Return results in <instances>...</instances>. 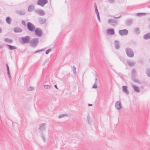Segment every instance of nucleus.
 <instances>
[{
  "mask_svg": "<svg viewBox=\"0 0 150 150\" xmlns=\"http://www.w3.org/2000/svg\"><path fill=\"white\" fill-rule=\"evenodd\" d=\"M20 42L22 44L28 43L30 41V38L29 36H26L25 37H21L20 39L19 40Z\"/></svg>",
  "mask_w": 150,
  "mask_h": 150,
  "instance_id": "nucleus-1",
  "label": "nucleus"
},
{
  "mask_svg": "<svg viewBox=\"0 0 150 150\" xmlns=\"http://www.w3.org/2000/svg\"><path fill=\"white\" fill-rule=\"evenodd\" d=\"M30 43L32 47H35L39 43V39L38 38H35L30 40Z\"/></svg>",
  "mask_w": 150,
  "mask_h": 150,
  "instance_id": "nucleus-2",
  "label": "nucleus"
},
{
  "mask_svg": "<svg viewBox=\"0 0 150 150\" xmlns=\"http://www.w3.org/2000/svg\"><path fill=\"white\" fill-rule=\"evenodd\" d=\"M125 52L127 55L128 57H134V52L132 49L129 47L126 48L125 49Z\"/></svg>",
  "mask_w": 150,
  "mask_h": 150,
  "instance_id": "nucleus-3",
  "label": "nucleus"
},
{
  "mask_svg": "<svg viewBox=\"0 0 150 150\" xmlns=\"http://www.w3.org/2000/svg\"><path fill=\"white\" fill-rule=\"evenodd\" d=\"M27 29L30 32H33L35 30V26L30 22L27 23Z\"/></svg>",
  "mask_w": 150,
  "mask_h": 150,
  "instance_id": "nucleus-4",
  "label": "nucleus"
},
{
  "mask_svg": "<svg viewBox=\"0 0 150 150\" xmlns=\"http://www.w3.org/2000/svg\"><path fill=\"white\" fill-rule=\"evenodd\" d=\"M35 35L39 37H40L42 35V30L40 28H35L34 31Z\"/></svg>",
  "mask_w": 150,
  "mask_h": 150,
  "instance_id": "nucleus-5",
  "label": "nucleus"
},
{
  "mask_svg": "<svg viewBox=\"0 0 150 150\" xmlns=\"http://www.w3.org/2000/svg\"><path fill=\"white\" fill-rule=\"evenodd\" d=\"M47 0H38L37 4L38 5L44 7L45 4L47 3Z\"/></svg>",
  "mask_w": 150,
  "mask_h": 150,
  "instance_id": "nucleus-6",
  "label": "nucleus"
},
{
  "mask_svg": "<svg viewBox=\"0 0 150 150\" xmlns=\"http://www.w3.org/2000/svg\"><path fill=\"white\" fill-rule=\"evenodd\" d=\"M108 22L113 26H115L117 25V21L116 19H110L108 20Z\"/></svg>",
  "mask_w": 150,
  "mask_h": 150,
  "instance_id": "nucleus-7",
  "label": "nucleus"
},
{
  "mask_svg": "<svg viewBox=\"0 0 150 150\" xmlns=\"http://www.w3.org/2000/svg\"><path fill=\"white\" fill-rule=\"evenodd\" d=\"M46 125L45 123L40 124L39 125V127L38 128L39 129L38 132L40 133H41L42 131H45L46 130V128L45 126V125Z\"/></svg>",
  "mask_w": 150,
  "mask_h": 150,
  "instance_id": "nucleus-8",
  "label": "nucleus"
},
{
  "mask_svg": "<svg viewBox=\"0 0 150 150\" xmlns=\"http://www.w3.org/2000/svg\"><path fill=\"white\" fill-rule=\"evenodd\" d=\"M128 33V30L127 29H123L119 30L118 33L121 36L126 35H127Z\"/></svg>",
  "mask_w": 150,
  "mask_h": 150,
  "instance_id": "nucleus-9",
  "label": "nucleus"
},
{
  "mask_svg": "<svg viewBox=\"0 0 150 150\" xmlns=\"http://www.w3.org/2000/svg\"><path fill=\"white\" fill-rule=\"evenodd\" d=\"M115 105V108L117 110L122 108L121 104L120 101H117Z\"/></svg>",
  "mask_w": 150,
  "mask_h": 150,
  "instance_id": "nucleus-10",
  "label": "nucleus"
},
{
  "mask_svg": "<svg viewBox=\"0 0 150 150\" xmlns=\"http://www.w3.org/2000/svg\"><path fill=\"white\" fill-rule=\"evenodd\" d=\"M38 21L41 24H44L46 21V19L45 18H38Z\"/></svg>",
  "mask_w": 150,
  "mask_h": 150,
  "instance_id": "nucleus-11",
  "label": "nucleus"
},
{
  "mask_svg": "<svg viewBox=\"0 0 150 150\" xmlns=\"http://www.w3.org/2000/svg\"><path fill=\"white\" fill-rule=\"evenodd\" d=\"M35 8L34 4H32L30 5L28 7V11L29 12H31Z\"/></svg>",
  "mask_w": 150,
  "mask_h": 150,
  "instance_id": "nucleus-12",
  "label": "nucleus"
},
{
  "mask_svg": "<svg viewBox=\"0 0 150 150\" xmlns=\"http://www.w3.org/2000/svg\"><path fill=\"white\" fill-rule=\"evenodd\" d=\"M107 32L108 34L110 35H113L115 34L114 29L113 28L108 29L107 30Z\"/></svg>",
  "mask_w": 150,
  "mask_h": 150,
  "instance_id": "nucleus-13",
  "label": "nucleus"
},
{
  "mask_svg": "<svg viewBox=\"0 0 150 150\" xmlns=\"http://www.w3.org/2000/svg\"><path fill=\"white\" fill-rule=\"evenodd\" d=\"M122 88L123 92L127 94L128 95L129 94V91L127 89V86H122Z\"/></svg>",
  "mask_w": 150,
  "mask_h": 150,
  "instance_id": "nucleus-14",
  "label": "nucleus"
},
{
  "mask_svg": "<svg viewBox=\"0 0 150 150\" xmlns=\"http://www.w3.org/2000/svg\"><path fill=\"white\" fill-rule=\"evenodd\" d=\"M13 30L15 33H21L22 31V30L21 28L18 27L14 28Z\"/></svg>",
  "mask_w": 150,
  "mask_h": 150,
  "instance_id": "nucleus-15",
  "label": "nucleus"
},
{
  "mask_svg": "<svg viewBox=\"0 0 150 150\" xmlns=\"http://www.w3.org/2000/svg\"><path fill=\"white\" fill-rule=\"evenodd\" d=\"M114 42L115 48L116 49H119L120 48V42L118 40H115L114 41Z\"/></svg>",
  "mask_w": 150,
  "mask_h": 150,
  "instance_id": "nucleus-16",
  "label": "nucleus"
},
{
  "mask_svg": "<svg viewBox=\"0 0 150 150\" xmlns=\"http://www.w3.org/2000/svg\"><path fill=\"white\" fill-rule=\"evenodd\" d=\"M133 19H128L126 20L125 22V24L127 25H129L132 22Z\"/></svg>",
  "mask_w": 150,
  "mask_h": 150,
  "instance_id": "nucleus-17",
  "label": "nucleus"
},
{
  "mask_svg": "<svg viewBox=\"0 0 150 150\" xmlns=\"http://www.w3.org/2000/svg\"><path fill=\"white\" fill-rule=\"evenodd\" d=\"M127 62L128 65L131 67L134 66L135 64V62L133 61H127Z\"/></svg>",
  "mask_w": 150,
  "mask_h": 150,
  "instance_id": "nucleus-18",
  "label": "nucleus"
},
{
  "mask_svg": "<svg viewBox=\"0 0 150 150\" xmlns=\"http://www.w3.org/2000/svg\"><path fill=\"white\" fill-rule=\"evenodd\" d=\"M131 79L134 82L137 83L138 84H140L141 83L139 80L135 79V77H131Z\"/></svg>",
  "mask_w": 150,
  "mask_h": 150,
  "instance_id": "nucleus-19",
  "label": "nucleus"
},
{
  "mask_svg": "<svg viewBox=\"0 0 150 150\" xmlns=\"http://www.w3.org/2000/svg\"><path fill=\"white\" fill-rule=\"evenodd\" d=\"M7 45L8 49L10 50H15L17 48V47L15 46H12L9 45Z\"/></svg>",
  "mask_w": 150,
  "mask_h": 150,
  "instance_id": "nucleus-20",
  "label": "nucleus"
},
{
  "mask_svg": "<svg viewBox=\"0 0 150 150\" xmlns=\"http://www.w3.org/2000/svg\"><path fill=\"white\" fill-rule=\"evenodd\" d=\"M143 38L145 40L150 39V33H146L144 35Z\"/></svg>",
  "mask_w": 150,
  "mask_h": 150,
  "instance_id": "nucleus-21",
  "label": "nucleus"
},
{
  "mask_svg": "<svg viewBox=\"0 0 150 150\" xmlns=\"http://www.w3.org/2000/svg\"><path fill=\"white\" fill-rule=\"evenodd\" d=\"M6 23L10 25L11 24V19L10 17L7 16L6 18Z\"/></svg>",
  "mask_w": 150,
  "mask_h": 150,
  "instance_id": "nucleus-22",
  "label": "nucleus"
},
{
  "mask_svg": "<svg viewBox=\"0 0 150 150\" xmlns=\"http://www.w3.org/2000/svg\"><path fill=\"white\" fill-rule=\"evenodd\" d=\"M132 87L134 88V91L136 92H139L140 89L139 87L134 85L132 86Z\"/></svg>",
  "mask_w": 150,
  "mask_h": 150,
  "instance_id": "nucleus-23",
  "label": "nucleus"
},
{
  "mask_svg": "<svg viewBox=\"0 0 150 150\" xmlns=\"http://www.w3.org/2000/svg\"><path fill=\"white\" fill-rule=\"evenodd\" d=\"M40 15L43 16L45 15V13L44 11L42 10H39L38 12Z\"/></svg>",
  "mask_w": 150,
  "mask_h": 150,
  "instance_id": "nucleus-24",
  "label": "nucleus"
},
{
  "mask_svg": "<svg viewBox=\"0 0 150 150\" xmlns=\"http://www.w3.org/2000/svg\"><path fill=\"white\" fill-rule=\"evenodd\" d=\"M146 73L147 76L150 77V68L147 69L146 70Z\"/></svg>",
  "mask_w": 150,
  "mask_h": 150,
  "instance_id": "nucleus-25",
  "label": "nucleus"
},
{
  "mask_svg": "<svg viewBox=\"0 0 150 150\" xmlns=\"http://www.w3.org/2000/svg\"><path fill=\"white\" fill-rule=\"evenodd\" d=\"M17 13L20 15H24L25 14V12L23 11H18Z\"/></svg>",
  "mask_w": 150,
  "mask_h": 150,
  "instance_id": "nucleus-26",
  "label": "nucleus"
},
{
  "mask_svg": "<svg viewBox=\"0 0 150 150\" xmlns=\"http://www.w3.org/2000/svg\"><path fill=\"white\" fill-rule=\"evenodd\" d=\"M146 15V13H138L137 15L138 16H145Z\"/></svg>",
  "mask_w": 150,
  "mask_h": 150,
  "instance_id": "nucleus-27",
  "label": "nucleus"
},
{
  "mask_svg": "<svg viewBox=\"0 0 150 150\" xmlns=\"http://www.w3.org/2000/svg\"><path fill=\"white\" fill-rule=\"evenodd\" d=\"M136 71L134 69H133L132 71V75L131 77H135Z\"/></svg>",
  "mask_w": 150,
  "mask_h": 150,
  "instance_id": "nucleus-28",
  "label": "nucleus"
},
{
  "mask_svg": "<svg viewBox=\"0 0 150 150\" xmlns=\"http://www.w3.org/2000/svg\"><path fill=\"white\" fill-rule=\"evenodd\" d=\"M139 28H137L135 29L134 32H135L137 34H138L139 33Z\"/></svg>",
  "mask_w": 150,
  "mask_h": 150,
  "instance_id": "nucleus-29",
  "label": "nucleus"
},
{
  "mask_svg": "<svg viewBox=\"0 0 150 150\" xmlns=\"http://www.w3.org/2000/svg\"><path fill=\"white\" fill-rule=\"evenodd\" d=\"M4 40L5 41L7 42L10 43H11L12 42V40L11 39H9L8 38H6L4 39Z\"/></svg>",
  "mask_w": 150,
  "mask_h": 150,
  "instance_id": "nucleus-30",
  "label": "nucleus"
},
{
  "mask_svg": "<svg viewBox=\"0 0 150 150\" xmlns=\"http://www.w3.org/2000/svg\"><path fill=\"white\" fill-rule=\"evenodd\" d=\"M98 87V83H95L93 85L92 88H96Z\"/></svg>",
  "mask_w": 150,
  "mask_h": 150,
  "instance_id": "nucleus-31",
  "label": "nucleus"
},
{
  "mask_svg": "<svg viewBox=\"0 0 150 150\" xmlns=\"http://www.w3.org/2000/svg\"><path fill=\"white\" fill-rule=\"evenodd\" d=\"M21 23L22 25H23L25 27L27 26V24L26 23L25 21L23 20H22L21 21Z\"/></svg>",
  "mask_w": 150,
  "mask_h": 150,
  "instance_id": "nucleus-32",
  "label": "nucleus"
},
{
  "mask_svg": "<svg viewBox=\"0 0 150 150\" xmlns=\"http://www.w3.org/2000/svg\"><path fill=\"white\" fill-rule=\"evenodd\" d=\"M51 50V49H49L47 50L45 52V54H48L49 52H50Z\"/></svg>",
  "mask_w": 150,
  "mask_h": 150,
  "instance_id": "nucleus-33",
  "label": "nucleus"
},
{
  "mask_svg": "<svg viewBox=\"0 0 150 150\" xmlns=\"http://www.w3.org/2000/svg\"><path fill=\"white\" fill-rule=\"evenodd\" d=\"M67 115L66 114H63L59 116L58 118H60L61 117H64V116H67Z\"/></svg>",
  "mask_w": 150,
  "mask_h": 150,
  "instance_id": "nucleus-34",
  "label": "nucleus"
},
{
  "mask_svg": "<svg viewBox=\"0 0 150 150\" xmlns=\"http://www.w3.org/2000/svg\"><path fill=\"white\" fill-rule=\"evenodd\" d=\"M73 71L74 74L75 75L76 74V68L74 66V65L73 66Z\"/></svg>",
  "mask_w": 150,
  "mask_h": 150,
  "instance_id": "nucleus-35",
  "label": "nucleus"
},
{
  "mask_svg": "<svg viewBox=\"0 0 150 150\" xmlns=\"http://www.w3.org/2000/svg\"><path fill=\"white\" fill-rule=\"evenodd\" d=\"M7 74H8V77L9 78L10 80H11V77L10 74V71H8V72H7Z\"/></svg>",
  "mask_w": 150,
  "mask_h": 150,
  "instance_id": "nucleus-36",
  "label": "nucleus"
},
{
  "mask_svg": "<svg viewBox=\"0 0 150 150\" xmlns=\"http://www.w3.org/2000/svg\"><path fill=\"white\" fill-rule=\"evenodd\" d=\"M44 87L46 89H48L50 88V86L48 85H44Z\"/></svg>",
  "mask_w": 150,
  "mask_h": 150,
  "instance_id": "nucleus-37",
  "label": "nucleus"
},
{
  "mask_svg": "<svg viewBox=\"0 0 150 150\" xmlns=\"http://www.w3.org/2000/svg\"><path fill=\"white\" fill-rule=\"evenodd\" d=\"M33 87L30 86L28 87V91H30L33 90Z\"/></svg>",
  "mask_w": 150,
  "mask_h": 150,
  "instance_id": "nucleus-38",
  "label": "nucleus"
},
{
  "mask_svg": "<svg viewBox=\"0 0 150 150\" xmlns=\"http://www.w3.org/2000/svg\"><path fill=\"white\" fill-rule=\"evenodd\" d=\"M95 11L96 13V14L97 15L99 14V12L98 11L97 8H96V9H95Z\"/></svg>",
  "mask_w": 150,
  "mask_h": 150,
  "instance_id": "nucleus-39",
  "label": "nucleus"
},
{
  "mask_svg": "<svg viewBox=\"0 0 150 150\" xmlns=\"http://www.w3.org/2000/svg\"><path fill=\"white\" fill-rule=\"evenodd\" d=\"M6 68H7V72L9 71V67L7 64H6Z\"/></svg>",
  "mask_w": 150,
  "mask_h": 150,
  "instance_id": "nucleus-40",
  "label": "nucleus"
},
{
  "mask_svg": "<svg viewBox=\"0 0 150 150\" xmlns=\"http://www.w3.org/2000/svg\"><path fill=\"white\" fill-rule=\"evenodd\" d=\"M49 61V59H45V61H44V64H45L46 63L48 62Z\"/></svg>",
  "mask_w": 150,
  "mask_h": 150,
  "instance_id": "nucleus-41",
  "label": "nucleus"
},
{
  "mask_svg": "<svg viewBox=\"0 0 150 150\" xmlns=\"http://www.w3.org/2000/svg\"><path fill=\"white\" fill-rule=\"evenodd\" d=\"M40 52V50H37L36 51L34 52V54H35L37 53H39Z\"/></svg>",
  "mask_w": 150,
  "mask_h": 150,
  "instance_id": "nucleus-42",
  "label": "nucleus"
},
{
  "mask_svg": "<svg viewBox=\"0 0 150 150\" xmlns=\"http://www.w3.org/2000/svg\"><path fill=\"white\" fill-rule=\"evenodd\" d=\"M108 1L110 3H113L115 2V0H108Z\"/></svg>",
  "mask_w": 150,
  "mask_h": 150,
  "instance_id": "nucleus-43",
  "label": "nucleus"
},
{
  "mask_svg": "<svg viewBox=\"0 0 150 150\" xmlns=\"http://www.w3.org/2000/svg\"><path fill=\"white\" fill-rule=\"evenodd\" d=\"M97 18H98V20L100 21V18L99 14L97 15Z\"/></svg>",
  "mask_w": 150,
  "mask_h": 150,
  "instance_id": "nucleus-44",
  "label": "nucleus"
},
{
  "mask_svg": "<svg viewBox=\"0 0 150 150\" xmlns=\"http://www.w3.org/2000/svg\"><path fill=\"white\" fill-rule=\"evenodd\" d=\"M45 49V48H43L41 49V50H40V52H41L42 51H44Z\"/></svg>",
  "mask_w": 150,
  "mask_h": 150,
  "instance_id": "nucleus-45",
  "label": "nucleus"
},
{
  "mask_svg": "<svg viewBox=\"0 0 150 150\" xmlns=\"http://www.w3.org/2000/svg\"><path fill=\"white\" fill-rule=\"evenodd\" d=\"M40 133V135H41V137L42 138H43L44 137L43 136V134L42 133V132H41V133Z\"/></svg>",
  "mask_w": 150,
  "mask_h": 150,
  "instance_id": "nucleus-46",
  "label": "nucleus"
},
{
  "mask_svg": "<svg viewBox=\"0 0 150 150\" xmlns=\"http://www.w3.org/2000/svg\"><path fill=\"white\" fill-rule=\"evenodd\" d=\"M95 83H98V79L97 78H96L95 79Z\"/></svg>",
  "mask_w": 150,
  "mask_h": 150,
  "instance_id": "nucleus-47",
  "label": "nucleus"
},
{
  "mask_svg": "<svg viewBox=\"0 0 150 150\" xmlns=\"http://www.w3.org/2000/svg\"><path fill=\"white\" fill-rule=\"evenodd\" d=\"M121 16L120 15V16L119 17H114V18H120V17Z\"/></svg>",
  "mask_w": 150,
  "mask_h": 150,
  "instance_id": "nucleus-48",
  "label": "nucleus"
},
{
  "mask_svg": "<svg viewBox=\"0 0 150 150\" xmlns=\"http://www.w3.org/2000/svg\"><path fill=\"white\" fill-rule=\"evenodd\" d=\"M54 87H55L56 88H57V89H58V87H57V85H54Z\"/></svg>",
  "mask_w": 150,
  "mask_h": 150,
  "instance_id": "nucleus-49",
  "label": "nucleus"
},
{
  "mask_svg": "<svg viewBox=\"0 0 150 150\" xmlns=\"http://www.w3.org/2000/svg\"><path fill=\"white\" fill-rule=\"evenodd\" d=\"M92 105H92V104H89H89H88V106H92Z\"/></svg>",
  "mask_w": 150,
  "mask_h": 150,
  "instance_id": "nucleus-50",
  "label": "nucleus"
},
{
  "mask_svg": "<svg viewBox=\"0 0 150 150\" xmlns=\"http://www.w3.org/2000/svg\"><path fill=\"white\" fill-rule=\"evenodd\" d=\"M2 32V29L0 28V33H1Z\"/></svg>",
  "mask_w": 150,
  "mask_h": 150,
  "instance_id": "nucleus-51",
  "label": "nucleus"
},
{
  "mask_svg": "<svg viewBox=\"0 0 150 150\" xmlns=\"http://www.w3.org/2000/svg\"><path fill=\"white\" fill-rule=\"evenodd\" d=\"M42 139H43V141H44V142H45V137H44V138H42Z\"/></svg>",
  "mask_w": 150,
  "mask_h": 150,
  "instance_id": "nucleus-52",
  "label": "nucleus"
},
{
  "mask_svg": "<svg viewBox=\"0 0 150 150\" xmlns=\"http://www.w3.org/2000/svg\"><path fill=\"white\" fill-rule=\"evenodd\" d=\"M94 8L95 9H96V8H97L96 6H94Z\"/></svg>",
  "mask_w": 150,
  "mask_h": 150,
  "instance_id": "nucleus-53",
  "label": "nucleus"
},
{
  "mask_svg": "<svg viewBox=\"0 0 150 150\" xmlns=\"http://www.w3.org/2000/svg\"><path fill=\"white\" fill-rule=\"evenodd\" d=\"M94 6H96V3H94Z\"/></svg>",
  "mask_w": 150,
  "mask_h": 150,
  "instance_id": "nucleus-54",
  "label": "nucleus"
},
{
  "mask_svg": "<svg viewBox=\"0 0 150 150\" xmlns=\"http://www.w3.org/2000/svg\"><path fill=\"white\" fill-rule=\"evenodd\" d=\"M149 29H150V25H149Z\"/></svg>",
  "mask_w": 150,
  "mask_h": 150,
  "instance_id": "nucleus-55",
  "label": "nucleus"
},
{
  "mask_svg": "<svg viewBox=\"0 0 150 150\" xmlns=\"http://www.w3.org/2000/svg\"><path fill=\"white\" fill-rule=\"evenodd\" d=\"M149 20L150 21V18H149Z\"/></svg>",
  "mask_w": 150,
  "mask_h": 150,
  "instance_id": "nucleus-56",
  "label": "nucleus"
},
{
  "mask_svg": "<svg viewBox=\"0 0 150 150\" xmlns=\"http://www.w3.org/2000/svg\"><path fill=\"white\" fill-rule=\"evenodd\" d=\"M44 64V63L43 64Z\"/></svg>",
  "mask_w": 150,
  "mask_h": 150,
  "instance_id": "nucleus-57",
  "label": "nucleus"
}]
</instances>
